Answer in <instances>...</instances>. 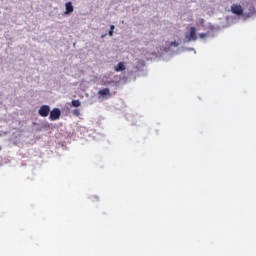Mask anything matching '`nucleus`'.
<instances>
[{
	"mask_svg": "<svg viewBox=\"0 0 256 256\" xmlns=\"http://www.w3.org/2000/svg\"><path fill=\"white\" fill-rule=\"evenodd\" d=\"M231 13L238 16L243 15V7L241 6V4H232Z\"/></svg>",
	"mask_w": 256,
	"mask_h": 256,
	"instance_id": "nucleus-3",
	"label": "nucleus"
},
{
	"mask_svg": "<svg viewBox=\"0 0 256 256\" xmlns=\"http://www.w3.org/2000/svg\"><path fill=\"white\" fill-rule=\"evenodd\" d=\"M61 118V110L59 108H54L50 111L49 119L50 121H57Z\"/></svg>",
	"mask_w": 256,
	"mask_h": 256,
	"instance_id": "nucleus-2",
	"label": "nucleus"
},
{
	"mask_svg": "<svg viewBox=\"0 0 256 256\" xmlns=\"http://www.w3.org/2000/svg\"><path fill=\"white\" fill-rule=\"evenodd\" d=\"M74 10H75V8L73 7V3L72 2H67L65 4L64 15H71V13H73Z\"/></svg>",
	"mask_w": 256,
	"mask_h": 256,
	"instance_id": "nucleus-4",
	"label": "nucleus"
},
{
	"mask_svg": "<svg viewBox=\"0 0 256 256\" xmlns=\"http://www.w3.org/2000/svg\"><path fill=\"white\" fill-rule=\"evenodd\" d=\"M200 37L203 39V37H205V34L201 33Z\"/></svg>",
	"mask_w": 256,
	"mask_h": 256,
	"instance_id": "nucleus-12",
	"label": "nucleus"
},
{
	"mask_svg": "<svg viewBox=\"0 0 256 256\" xmlns=\"http://www.w3.org/2000/svg\"><path fill=\"white\" fill-rule=\"evenodd\" d=\"M114 31H115V26H114V25H111V26H110V31H109L108 35H109L110 37H113Z\"/></svg>",
	"mask_w": 256,
	"mask_h": 256,
	"instance_id": "nucleus-9",
	"label": "nucleus"
},
{
	"mask_svg": "<svg viewBox=\"0 0 256 256\" xmlns=\"http://www.w3.org/2000/svg\"><path fill=\"white\" fill-rule=\"evenodd\" d=\"M50 113L51 107L49 105H42L38 110V115H40V117H49Z\"/></svg>",
	"mask_w": 256,
	"mask_h": 256,
	"instance_id": "nucleus-1",
	"label": "nucleus"
},
{
	"mask_svg": "<svg viewBox=\"0 0 256 256\" xmlns=\"http://www.w3.org/2000/svg\"><path fill=\"white\" fill-rule=\"evenodd\" d=\"M72 107H81V101L72 100Z\"/></svg>",
	"mask_w": 256,
	"mask_h": 256,
	"instance_id": "nucleus-8",
	"label": "nucleus"
},
{
	"mask_svg": "<svg viewBox=\"0 0 256 256\" xmlns=\"http://www.w3.org/2000/svg\"><path fill=\"white\" fill-rule=\"evenodd\" d=\"M171 45H173L174 47H177V45H179V44L176 42H171Z\"/></svg>",
	"mask_w": 256,
	"mask_h": 256,
	"instance_id": "nucleus-11",
	"label": "nucleus"
},
{
	"mask_svg": "<svg viewBox=\"0 0 256 256\" xmlns=\"http://www.w3.org/2000/svg\"><path fill=\"white\" fill-rule=\"evenodd\" d=\"M125 62H119L117 66L114 67V70L119 73V71H125Z\"/></svg>",
	"mask_w": 256,
	"mask_h": 256,
	"instance_id": "nucleus-7",
	"label": "nucleus"
},
{
	"mask_svg": "<svg viewBox=\"0 0 256 256\" xmlns=\"http://www.w3.org/2000/svg\"><path fill=\"white\" fill-rule=\"evenodd\" d=\"M100 97H111V90L109 88H103L98 91Z\"/></svg>",
	"mask_w": 256,
	"mask_h": 256,
	"instance_id": "nucleus-6",
	"label": "nucleus"
},
{
	"mask_svg": "<svg viewBox=\"0 0 256 256\" xmlns=\"http://www.w3.org/2000/svg\"><path fill=\"white\" fill-rule=\"evenodd\" d=\"M73 115H74L75 117H79V115H81V111H80L79 109H75V110L73 111Z\"/></svg>",
	"mask_w": 256,
	"mask_h": 256,
	"instance_id": "nucleus-10",
	"label": "nucleus"
},
{
	"mask_svg": "<svg viewBox=\"0 0 256 256\" xmlns=\"http://www.w3.org/2000/svg\"><path fill=\"white\" fill-rule=\"evenodd\" d=\"M189 41H197V29L195 27L190 28Z\"/></svg>",
	"mask_w": 256,
	"mask_h": 256,
	"instance_id": "nucleus-5",
	"label": "nucleus"
}]
</instances>
